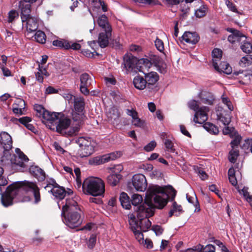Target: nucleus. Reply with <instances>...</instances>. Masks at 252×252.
<instances>
[{
    "instance_id": "obj_55",
    "label": "nucleus",
    "mask_w": 252,
    "mask_h": 252,
    "mask_svg": "<svg viewBox=\"0 0 252 252\" xmlns=\"http://www.w3.org/2000/svg\"><path fill=\"white\" fill-rule=\"evenodd\" d=\"M96 240V235L92 234L88 242V247L90 249H93Z\"/></svg>"
},
{
    "instance_id": "obj_31",
    "label": "nucleus",
    "mask_w": 252,
    "mask_h": 252,
    "mask_svg": "<svg viewBox=\"0 0 252 252\" xmlns=\"http://www.w3.org/2000/svg\"><path fill=\"white\" fill-rule=\"evenodd\" d=\"M199 97L203 103L208 104H212L215 99L212 93L205 91L200 93Z\"/></svg>"
},
{
    "instance_id": "obj_15",
    "label": "nucleus",
    "mask_w": 252,
    "mask_h": 252,
    "mask_svg": "<svg viewBox=\"0 0 252 252\" xmlns=\"http://www.w3.org/2000/svg\"><path fill=\"white\" fill-rule=\"evenodd\" d=\"M58 123L56 126L57 131L62 134H67L66 130L69 127L71 124V120L67 117L64 116L61 113V116L58 118L56 123Z\"/></svg>"
},
{
    "instance_id": "obj_63",
    "label": "nucleus",
    "mask_w": 252,
    "mask_h": 252,
    "mask_svg": "<svg viewBox=\"0 0 252 252\" xmlns=\"http://www.w3.org/2000/svg\"><path fill=\"white\" fill-rule=\"evenodd\" d=\"M152 229L156 233L157 235H160L163 231V229L161 226L159 225L153 226Z\"/></svg>"
},
{
    "instance_id": "obj_23",
    "label": "nucleus",
    "mask_w": 252,
    "mask_h": 252,
    "mask_svg": "<svg viewBox=\"0 0 252 252\" xmlns=\"http://www.w3.org/2000/svg\"><path fill=\"white\" fill-rule=\"evenodd\" d=\"M29 170L30 173L38 181H42L45 179V173L40 167L36 166H32Z\"/></svg>"
},
{
    "instance_id": "obj_2",
    "label": "nucleus",
    "mask_w": 252,
    "mask_h": 252,
    "mask_svg": "<svg viewBox=\"0 0 252 252\" xmlns=\"http://www.w3.org/2000/svg\"><path fill=\"white\" fill-rule=\"evenodd\" d=\"M24 190L30 191L34 197V202L37 203L40 200L39 190L36 185L32 182L25 181L18 183L7 187L4 193L1 194V200L4 207L12 205L13 199L21 195Z\"/></svg>"
},
{
    "instance_id": "obj_3",
    "label": "nucleus",
    "mask_w": 252,
    "mask_h": 252,
    "mask_svg": "<svg viewBox=\"0 0 252 252\" xmlns=\"http://www.w3.org/2000/svg\"><path fill=\"white\" fill-rule=\"evenodd\" d=\"M82 189L85 194L101 196L105 192V183L101 178L91 177L84 181Z\"/></svg>"
},
{
    "instance_id": "obj_62",
    "label": "nucleus",
    "mask_w": 252,
    "mask_h": 252,
    "mask_svg": "<svg viewBox=\"0 0 252 252\" xmlns=\"http://www.w3.org/2000/svg\"><path fill=\"white\" fill-rule=\"evenodd\" d=\"M203 252H215V247L211 244L207 245L203 248Z\"/></svg>"
},
{
    "instance_id": "obj_59",
    "label": "nucleus",
    "mask_w": 252,
    "mask_h": 252,
    "mask_svg": "<svg viewBox=\"0 0 252 252\" xmlns=\"http://www.w3.org/2000/svg\"><path fill=\"white\" fill-rule=\"evenodd\" d=\"M182 207L181 205H178L176 202H174L173 203V208L169 212V216L171 217L175 211H181Z\"/></svg>"
},
{
    "instance_id": "obj_58",
    "label": "nucleus",
    "mask_w": 252,
    "mask_h": 252,
    "mask_svg": "<svg viewBox=\"0 0 252 252\" xmlns=\"http://www.w3.org/2000/svg\"><path fill=\"white\" fill-rule=\"evenodd\" d=\"M185 2L181 4V10L184 13H187L189 10V3L192 1H185Z\"/></svg>"
},
{
    "instance_id": "obj_32",
    "label": "nucleus",
    "mask_w": 252,
    "mask_h": 252,
    "mask_svg": "<svg viewBox=\"0 0 252 252\" xmlns=\"http://www.w3.org/2000/svg\"><path fill=\"white\" fill-rule=\"evenodd\" d=\"M92 4L94 7L93 12H91L93 17H94V12L99 10L100 8L103 12L107 11V6L104 1H92Z\"/></svg>"
},
{
    "instance_id": "obj_41",
    "label": "nucleus",
    "mask_w": 252,
    "mask_h": 252,
    "mask_svg": "<svg viewBox=\"0 0 252 252\" xmlns=\"http://www.w3.org/2000/svg\"><path fill=\"white\" fill-rule=\"evenodd\" d=\"M80 85L90 86L91 84L92 78L86 73H83L80 77Z\"/></svg>"
},
{
    "instance_id": "obj_26",
    "label": "nucleus",
    "mask_w": 252,
    "mask_h": 252,
    "mask_svg": "<svg viewBox=\"0 0 252 252\" xmlns=\"http://www.w3.org/2000/svg\"><path fill=\"white\" fill-rule=\"evenodd\" d=\"M32 1H20L19 6L21 9V17L29 16L31 12V2Z\"/></svg>"
},
{
    "instance_id": "obj_48",
    "label": "nucleus",
    "mask_w": 252,
    "mask_h": 252,
    "mask_svg": "<svg viewBox=\"0 0 252 252\" xmlns=\"http://www.w3.org/2000/svg\"><path fill=\"white\" fill-rule=\"evenodd\" d=\"M34 109L36 112L37 116L39 118L42 117L43 113L46 111L45 108L42 105L39 104L34 105Z\"/></svg>"
},
{
    "instance_id": "obj_36",
    "label": "nucleus",
    "mask_w": 252,
    "mask_h": 252,
    "mask_svg": "<svg viewBox=\"0 0 252 252\" xmlns=\"http://www.w3.org/2000/svg\"><path fill=\"white\" fill-rule=\"evenodd\" d=\"M121 178V175L119 173H114L109 175L107 178V182L112 186H116Z\"/></svg>"
},
{
    "instance_id": "obj_6",
    "label": "nucleus",
    "mask_w": 252,
    "mask_h": 252,
    "mask_svg": "<svg viewBox=\"0 0 252 252\" xmlns=\"http://www.w3.org/2000/svg\"><path fill=\"white\" fill-rule=\"evenodd\" d=\"M66 212H67L66 215H65V214L62 215L64 216L65 223L69 227L73 228L81 224L82 222L81 216L83 214L81 208L77 207L75 210L67 211Z\"/></svg>"
},
{
    "instance_id": "obj_47",
    "label": "nucleus",
    "mask_w": 252,
    "mask_h": 252,
    "mask_svg": "<svg viewBox=\"0 0 252 252\" xmlns=\"http://www.w3.org/2000/svg\"><path fill=\"white\" fill-rule=\"evenodd\" d=\"M234 139L231 142L230 145L232 148H236L240 144L241 140V137L237 132V134L233 135Z\"/></svg>"
},
{
    "instance_id": "obj_51",
    "label": "nucleus",
    "mask_w": 252,
    "mask_h": 252,
    "mask_svg": "<svg viewBox=\"0 0 252 252\" xmlns=\"http://www.w3.org/2000/svg\"><path fill=\"white\" fill-rule=\"evenodd\" d=\"M155 46L157 49L160 52L163 53L164 50V44L163 41L158 38H157L155 41Z\"/></svg>"
},
{
    "instance_id": "obj_17",
    "label": "nucleus",
    "mask_w": 252,
    "mask_h": 252,
    "mask_svg": "<svg viewBox=\"0 0 252 252\" xmlns=\"http://www.w3.org/2000/svg\"><path fill=\"white\" fill-rule=\"evenodd\" d=\"M52 185L53 187L51 189V192L56 198L62 199L66 195H70L71 194H72V191L71 189H69L66 191L64 188L58 186L55 181H53Z\"/></svg>"
},
{
    "instance_id": "obj_9",
    "label": "nucleus",
    "mask_w": 252,
    "mask_h": 252,
    "mask_svg": "<svg viewBox=\"0 0 252 252\" xmlns=\"http://www.w3.org/2000/svg\"><path fill=\"white\" fill-rule=\"evenodd\" d=\"M128 220L129 224V227L131 231L133 232L136 239L140 244H143L144 239L143 234L141 232L142 230L138 228V225L134 220V214L129 213L127 215Z\"/></svg>"
},
{
    "instance_id": "obj_30",
    "label": "nucleus",
    "mask_w": 252,
    "mask_h": 252,
    "mask_svg": "<svg viewBox=\"0 0 252 252\" xmlns=\"http://www.w3.org/2000/svg\"><path fill=\"white\" fill-rule=\"evenodd\" d=\"M152 65V63L148 59H143L139 61L137 67V68L139 67L138 70L140 72L145 74L147 73L146 71H148Z\"/></svg>"
},
{
    "instance_id": "obj_7",
    "label": "nucleus",
    "mask_w": 252,
    "mask_h": 252,
    "mask_svg": "<svg viewBox=\"0 0 252 252\" xmlns=\"http://www.w3.org/2000/svg\"><path fill=\"white\" fill-rule=\"evenodd\" d=\"M76 142L80 148L79 154L81 158L88 157L94 153L95 143L91 138L81 137Z\"/></svg>"
},
{
    "instance_id": "obj_34",
    "label": "nucleus",
    "mask_w": 252,
    "mask_h": 252,
    "mask_svg": "<svg viewBox=\"0 0 252 252\" xmlns=\"http://www.w3.org/2000/svg\"><path fill=\"white\" fill-rule=\"evenodd\" d=\"M218 120L224 126H228L231 122V117L229 113L223 111L218 114Z\"/></svg>"
},
{
    "instance_id": "obj_42",
    "label": "nucleus",
    "mask_w": 252,
    "mask_h": 252,
    "mask_svg": "<svg viewBox=\"0 0 252 252\" xmlns=\"http://www.w3.org/2000/svg\"><path fill=\"white\" fill-rule=\"evenodd\" d=\"M239 63L242 67L251 65L252 63V55H246L243 57L240 60Z\"/></svg>"
},
{
    "instance_id": "obj_35",
    "label": "nucleus",
    "mask_w": 252,
    "mask_h": 252,
    "mask_svg": "<svg viewBox=\"0 0 252 252\" xmlns=\"http://www.w3.org/2000/svg\"><path fill=\"white\" fill-rule=\"evenodd\" d=\"M120 201L121 205L124 208L126 209H129L131 207L129 198L127 194L125 192H122L120 195Z\"/></svg>"
},
{
    "instance_id": "obj_22",
    "label": "nucleus",
    "mask_w": 252,
    "mask_h": 252,
    "mask_svg": "<svg viewBox=\"0 0 252 252\" xmlns=\"http://www.w3.org/2000/svg\"><path fill=\"white\" fill-rule=\"evenodd\" d=\"M13 112L20 115L26 114L25 102L23 99H17L13 105Z\"/></svg>"
},
{
    "instance_id": "obj_29",
    "label": "nucleus",
    "mask_w": 252,
    "mask_h": 252,
    "mask_svg": "<svg viewBox=\"0 0 252 252\" xmlns=\"http://www.w3.org/2000/svg\"><path fill=\"white\" fill-rule=\"evenodd\" d=\"M213 65L215 69H219L218 62L222 57V51L219 49H214L212 52Z\"/></svg>"
},
{
    "instance_id": "obj_5",
    "label": "nucleus",
    "mask_w": 252,
    "mask_h": 252,
    "mask_svg": "<svg viewBox=\"0 0 252 252\" xmlns=\"http://www.w3.org/2000/svg\"><path fill=\"white\" fill-rule=\"evenodd\" d=\"M189 107L195 112L193 121L194 123L202 124L208 119V112L209 108L206 106L199 107L198 102L191 100L188 102Z\"/></svg>"
},
{
    "instance_id": "obj_13",
    "label": "nucleus",
    "mask_w": 252,
    "mask_h": 252,
    "mask_svg": "<svg viewBox=\"0 0 252 252\" xmlns=\"http://www.w3.org/2000/svg\"><path fill=\"white\" fill-rule=\"evenodd\" d=\"M226 30L227 32L231 33L228 36V41L232 44H234L236 42L241 44L242 42H244L245 39H247V37L237 30L228 28L226 29Z\"/></svg>"
},
{
    "instance_id": "obj_12",
    "label": "nucleus",
    "mask_w": 252,
    "mask_h": 252,
    "mask_svg": "<svg viewBox=\"0 0 252 252\" xmlns=\"http://www.w3.org/2000/svg\"><path fill=\"white\" fill-rule=\"evenodd\" d=\"M66 198L65 205L63 207L62 214H64L67 211H73L81 207L78 204V201L79 200L78 196H74L73 193L71 194Z\"/></svg>"
},
{
    "instance_id": "obj_53",
    "label": "nucleus",
    "mask_w": 252,
    "mask_h": 252,
    "mask_svg": "<svg viewBox=\"0 0 252 252\" xmlns=\"http://www.w3.org/2000/svg\"><path fill=\"white\" fill-rule=\"evenodd\" d=\"M132 124L136 127H141L144 126V122L138 116L132 120Z\"/></svg>"
},
{
    "instance_id": "obj_19",
    "label": "nucleus",
    "mask_w": 252,
    "mask_h": 252,
    "mask_svg": "<svg viewBox=\"0 0 252 252\" xmlns=\"http://www.w3.org/2000/svg\"><path fill=\"white\" fill-rule=\"evenodd\" d=\"M21 19L23 23H26L28 32H32L36 31L37 29L38 24L36 18L29 16L27 17L22 16Z\"/></svg>"
},
{
    "instance_id": "obj_64",
    "label": "nucleus",
    "mask_w": 252,
    "mask_h": 252,
    "mask_svg": "<svg viewBox=\"0 0 252 252\" xmlns=\"http://www.w3.org/2000/svg\"><path fill=\"white\" fill-rule=\"evenodd\" d=\"M126 113L127 115L131 117L132 119L138 116L137 112L133 109H131V110L127 109Z\"/></svg>"
},
{
    "instance_id": "obj_28",
    "label": "nucleus",
    "mask_w": 252,
    "mask_h": 252,
    "mask_svg": "<svg viewBox=\"0 0 252 252\" xmlns=\"http://www.w3.org/2000/svg\"><path fill=\"white\" fill-rule=\"evenodd\" d=\"M107 117L112 123H114L115 122H117L119 117H120V113L117 108L112 106L109 108L108 111L107 112Z\"/></svg>"
},
{
    "instance_id": "obj_44",
    "label": "nucleus",
    "mask_w": 252,
    "mask_h": 252,
    "mask_svg": "<svg viewBox=\"0 0 252 252\" xmlns=\"http://www.w3.org/2000/svg\"><path fill=\"white\" fill-rule=\"evenodd\" d=\"M143 200V197L141 195L138 194H134L131 196L130 201L131 202V204L133 206H136L141 203Z\"/></svg>"
},
{
    "instance_id": "obj_52",
    "label": "nucleus",
    "mask_w": 252,
    "mask_h": 252,
    "mask_svg": "<svg viewBox=\"0 0 252 252\" xmlns=\"http://www.w3.org/2000/svg\"><path fill=\"white\" fill-rule=\"evenodd\" d=\"M18 17V13L15 10H12L8 13V22L11 23L16 18Z\"/></svg>"
},
{
    "instance_id": "obj_25",
    "label": "nucleus",
    "mask_w": 252,
    "mask_h": 252,
    "mask_svg": "<svg viewBox=\"0 0 252 252\" xmlns=\"http://www.w3.org/2000/svg\"><path fill=\"white\" fill-rule=\"evenodd\" d=\"M61 113L51 112L46 110L41 117L45 121L49 122L50 123H56L58 118L61 117Z\"/></svg>"
},
{
    "instance_id": "obj_50",
    "label": "nucleus",
    "mask_w": 252,
    "mask_h": 252,
    "mask_svg": "<svg viewBox=\"0 0 252 252\" xmlns=\"http://www.w3.org/2000/svg\"><path fill=\"white\" fill-rule=\"evenodd\" d=\"M207 8L204 5L200 7L195 11V15L197 17L201 18L204 16L206 14Z\"/></svg>"
},
{
    "instance_id": "obj_60",
    "label": "nucleus",
    "mask_w": 252,
    "mask_h": 252,
    "mask_svg": "<svg viewBox=\"0 0 252 252\" xmlns=\"http://www.w3.org/2000/svg\"><path fill=\"white\" fill-rule=\"evenodd\" d=\"M226 4L227 7L232 11L234 12H237V9L235 5L232 2V1H226Z\"/></svg>"
},
{
    "instance_id": "obj_4",
    "label": "nucleus",
    "mask_w": 252,
    "mask_h": 252,
    "mask_svg": "<svg viewBox=\"0 0 252 252\" xmlns=\"http://www.w3.org/2000/svg\"><path fill=\"white\" fill-rule=\"evenodd\" d=\"M17 155H11L10 152H5L1 157L0 161L3 165L15 164L21 168V170L24 171L27 169L29 159L27 157L20 149H16Z\"/></svg>"
},
{
    "instance_id": "obj_27",
    "label": "nucleus",
    "mask_w": 252,
    "mask_h": 252,
    "mask_svg": "<svg viewBox=\"0 0 252 252\" xmlns=\"http://www.w3.org/2000/svg\"><path fill=\"white\" fill-rule=\"evenodd\" d=\"M133 84L134 87L138 90H143L145 89L147 90V84L145 78L137 75L133 78Z\"/></svg>"
},
{
    "instance_id": "obj_1",
    "label": "nucleus",
    "mask_w": 252,
    "mask_h": 252,
    "mask_svg": "<svg viewBox=\"0 0 252 252\" xmlns=\"http://www.w3.org/2000/svg\"><path fill=\"white\" fill-rule=\"evenodd\" d=\"M168 198L165 189L158 186L149 188L144 202L135 209L137 218L134 215V220L138 228L146 232L152 225L148 218L154 214L156 208L162 209L167 203Z\"/></svg>"
},
{
    "instance_id": "obj_8",
    "label": "nucleus",
    "mask_w": 252,
    "mask_h": 252,
    "mask_svg": "<svg viewBox=\"0 0 252 252\" xmlns=\"http://www.w3.org/2000/svg\"><path fill=\"white\" fill-rule=\"evenodd\" d=\"M145 79L147 84V91L149 92H154L158 91L157 82L158 80V75L157 72L151 71L145 74Z\"/></svg>"
},
{
    "instance_id": "obj_39",
    "label": "nucleus",
    "mask_w": 252,
    "mask_h": 252,
    "mask_svg": "<svg viewBox=\"0 0 252 252\" xmlns=\"http://www.w3.org/2000/svg\"><path fill=\"white\" fill-rule=\"evenodd\" d=\"M204 128L210 133L216 135L219 130L218 127L211 123H206L203 126Z\"/></svg>"
},
{
    "instance_id": "obj_43",
    "label": "nucleus",
    "mask_w": 252,
    "mask_h": 252,
    "mask_svg": "<svg viewBox=\"0 0 252 252\" xmlns=\"http://www.w3.org/2000/svg\"><path fill=\"white\" fill-rule=\"evenodd\" d=\"M34 38L37 42L43 44L45 42L46 35L42 31H38L34 35Z\"/></svg>"
},
{
    "instance_id": "obj_11",
    "label": "nucleus",
    "mask_w": 252,
    "mask_h": 252,
    "mask_svg": "<svg viewBox=\"0 0 252 252\" xmlns=\"http://www.w3.org/2000/svg\"><path fill=\"white\" fill-rule=\"evenodd\" d=\"M132 185L137 191H144L147 187L145 176L141 174L134 175L132 180Z\"/></svg>"
},
{
    "instance_id": "obj_16",
    "label": "nucleus",
    "mask_w": 252,
    "mask_h": 252,
    "mask_svg": "<svg viewBox=\"0 0 252 252\" xmlns=\"http://www.w3.org/2000/svg\"><path fill=\"white\" fill-rule=\"evenodd\" d=\"M0 147L3 149V154L5 152H9L12 147V140L11 136L6 132H1L0 133Z\"/></svg>"
},
{
    "instance_id": "obj_37",
    "label": "nucleus",
    "mask_w": 252,
    "mask_h": 252,
    "mask_svg": "<svg viewBox=\"0 0 252 252\" xmlns=\"http://www.w3.org/2000/svg\"><path fill=\"white\" fill-rule=\"evenodd\" d=\"M219 69H216L218 72H223V73L230 74L232 72V68L226 62H221L220 63Z\"/></svg>"
},
{
    "instance_id": "obj_49",
    "label": "nucleus",
    "mask_w": 252,
    "mask_h": 252,
    "mask_svg": "<svg viewBox=\"0 0 252 252\" xmlns=\"http://www.w3.org/2000/svg\"><path fill=\"white\" fill-rule=\"evenodd\" d=\"M239 191L241 194H243L247 201L249 202L252 201V195H250L247 188L244 187L241 191L239 190Z\"/></svg>"
},
{
    "instance_id": "obj_10",
    "label": "nucleus",
    "mask_w": 252,
    "mask_h": 252,
    "mask_svg": "<svg viewBox=\"0 0 252 252\" xmlns=\"http://www.w3.org/2000/svg\"><path fill=\"white\" fill-rule=\"evenodd\" d=\"M120 156L121 153L120 152L112 153L101 157L94 158L89 160V163L92 165H99L110 160H115Z\"/></svg>"
},
{
    "instance_id": "obj_57",
    "label": "nucleus",
    "mask_w": 252,
    "mask_h": 252,
    "mask_svg": "<svg viewBox=\"0 0 252 252\" xmlns=\"http://www.w3.org/2000/svg\"><path fill=\"white\" fill-rule=\"evenodd\" d=\"M156 146V142L154 141H151L148 144L146 145L144 149L147 152H150L154 150Z\"/></svg>"
},
{
    "instance_id": "obj_24",
    "label": "nucleus",
    "mask_w": 252,
    "mask_h": 252,
    "mask_svg": "<svg viewBox=\"0 0 252 252\" xmlns=\"http://www.w3.org/2000/svg\"><path fill=\"white\" fill-rule=\"evenodd\" d=\"M97 23L100 28L101 31L112 30V27L109 24L108 18L105 15L99 16L97 19Z\"/></svg>"
},
{
    "instance_id": "obj_21",
    "label": "nucleus",
    "mask_w": 252,
    "mask_h": 252,
    "mask_svg": "<svg viewBox=\"0 0 252 252\" xmlns=\"http://www.w3.org/2000/svg\"><path fill=\"white\" fill-rule=\"evenodd\" d=\"M182 38L187 43L195 44L199 41V37L195 32H186L182 35Z\"/></svg>"
},
{
    "instance_id": "obj_14",
    "label": "nucleus",
    "mask_w": 252,
    "mask_h": 252,
    "mask_svg": "<svg viewBox=\"0 0 252 252\" xmlns=\"http://www.w3.org/2000/svg\"><path fill=\"white\" fill-rule=\"evenodd\" d=\"M72 115L73 120L77 123L75 126L71 127L70 129L68 131V135L70 136L75 134L79 131V125L85 118L83 112H79L77 111H73Z\"/></svg>"
},
{
    "instance_id": "obj_61",
    "label": "nucleus",
    "mask_w": 252,
    "mask_h": 252,
    "mask_svg": "<svg viewBox=\"0 0 252 252\" xmlns=\"http://www.w3.org/2000/svg\"><path fill=\"white\" fill-rule=\"evenodd\" d=\"M32 121V119L29 117H24L18 119V121L24 125L25 126L27 125V124L31 122Z\"/></svg>"
},
{
    "instance_id": "obj_38",
    "label": "nucleus",
    "mask_w": 252,
    "mask_h": 252,
    "mask_svg": "<svg viewBox=\"0 0 252 252\" xmlns=\"http://www.w3.org/2000/svg\"><path fill=\"white\" fill-rule=\"evenodd\" d=\"M53 45L60 48H63L65 49H69L70 43L64 39L56 40L53 41Z\"/></svg>"
},
{
    "instance_id": "obj_20",
    "label": "nucleus",
    "mask_w": 252,
    "mask_h": 252,
    "mask_svg": "<svg viewBox=\"0 0 252 252\" xmlns=\"http://www.w3.org/2000/svg\"><path fill=\"white\" fill-rule=\"evenodd\" d=\"M137 62V59L131 55L126 54L124 57L123 65L124 67L128 71L132 69Z\"/></svg>"
},
{
    "instance_id": "obj_54",
    "label": "nucleus",
    "mask_w": 252,
    "mask_h": 252,
    "mask_svg": "<svg viewBox=\"0 0 252 252\" xmlns=\"http://www.w3.org/2000/svg\"><path fill=\"white\" fill-rule=\"evenodd\" d=\"M221 99L223 103L227 106L229 110L232 111L233 109V106L228 98L223 95L221 97Z\"/></svg>"
},
{
    "instance_id": "obj_40",
    "label": "nucleus",
    "mask_w": 252,
    "mask_h": 252,
    "mask_svg": "<svg viewBox=\"0 0 252 252\" xmlns=\"http://www.w3.org/2000/svg\"><path fill=\"white\" fill-rule=\"evenodd\" d=\"M240 48L246 53H250L252 52V43L248 41L247 39L245 41L241 43Z\"/></svg>"
},
{
    "instance_id": "obj_56",
    "label": "nucleus",
    "mask_w": 252,
    "mask_h": 252,
    "mask_svg": "<svg viewBox=\"0 0 252 252\" xmlns=\"http://www.w3.org/2000/svg\"><path fill=\"white\" fill-rule=\"evenodd\" d=\"M186 197L189 202L193 204L194 206H196L198 204V200L195 195L194 196H190L189 194H187Z\"/></svg>"
},
{
    "instance_id": "obj_18",
    "label": "nucleus",
    "mask_w": 252,
    "mask_h": 252,
    "mask_svg": "<svg viewBox=\"0 0 252 252\" xmlns=\"http://www.w3.org/2000/svg\"><path fill=\"white\" fill-rule=\"evenodd\" d=\"M112 30L101 31L99 33L96 42L101 48L106 47L109 43V40L111 37Z\"/></svg>"
},
{
    "instance_id": "obj_33",
    "label": "nucleus",
    "mask_w": 252,
    "mask_h": 252,
    "mask_svg": "<svg viewBox=\"0 0 252 252\" xmlns=\"http://www.w3.org/2000/svg\"><path fill=\"white\" fill-rule=\"evenodd\" d=\"M74 108L75 111L83 112L85 102L84 99L81 97H77L74 98Z\"/></svg>"
},
{
    "instance_id": "obj_45",
    "label": "nucleus",
    "mask_w": 252,
    "mask_h": 252,
    "mask_svg": "<svg viewBox=\"0 0 252 252\" xmlns=\"http://www.w3.org/2000/svg\"><path fill=\"white\" fill-rule=\"evenodd\" d=\"M239 156V151L237 148H232L229 152V160L232 163H235Z\"/></svg>"
},
{
    "instance_id": "obj_46",
    "label": "nucleus",
    "mask_w": 252,
    "mask_h": 252,
    "mask_svg": "<svg viewBox=\"0 0 252 252\" xmlns=\"http://www.w3.org/2000/svg\"><path fill=\"white\" fill-rule=\"evenodd\" d=\"M222 132L224 135H229L231 137H233V135L237 134V132L235 131L234 128L230 126L224 127Z\"/></svg>"
}]
</instances>
